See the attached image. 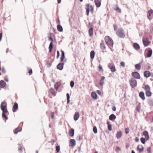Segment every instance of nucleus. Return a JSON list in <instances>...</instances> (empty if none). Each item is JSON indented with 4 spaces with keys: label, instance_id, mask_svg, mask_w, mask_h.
<instances>
[{
    "label": "nucleus",
    "instance_id": "obj_43",
    "mask_svg": "<svg viewBox=\"0 0 153 153\" xmlns=\"http://www.w3.org/2000/svg\"><path fill=\"white\" fill-rule=\"evenodd\" d=\"M120 150V148L118 147H116L115 148V151L117 153L119 152Z\"/></svg>",
    "mask_w": 153,
    "mask_h": 153
},
{
    "label": "nucleus",
    "instance_id": "obj_20",
    "mask_svg": "<svg viewBox=\"0 0 153 153\" xmlns=\"http://www.w3.org/2000/svg\"><path fill=\"white\" fill-rule=\"evenodd\" d=\"M74 129L72 128L71 129L69 132V135L71 137H72L74 135Z\"/></svg>",
    "mask_w": 153,
    "mask_h": 153
},
{
    "label": "nucleus",
    "instance_id": "obj_44",
    "mask_svg": "<svg viewBox=\"0 0 153 153\" xmlns=\"http://www.w3.org/2000/svg\"><path fill=\"white\" fill-rule=\"evenodd\" d=\"M60 147L59 146H56V151L57 152H59L60 151Z\"/></svg>",
    "mask_w": 153,
    "mask_h": 153
},
{
    "label": "nucleus",
    "instance_id": "obj_6",
    "mask_svg": "<svg viewBox=\"0 0 153 153\" xmlns=\"http://www.w3.org/2000/svg\"><path fill=\"white\" fill-rule=\"evenodd\" d=\"M143 44L145 46H148L149 42V41L147 39V38H143Z\"/></svg>",
    "mask_w": 153,
    "mask_h": 153
},
{
    "label": "nucleus",
    "instance_id": "obj_64",
    "mask_svg": "<svg viewBox=\"0 0 153 153\" xmlns=\"http://www.w3.org/2000/svg\"><path fill=\"white\" fill-rule=\"evenodd\" d=\"M112 110L113 111H115L116 110V108L115 107H114L112 108Z\"/></svg>",
    "mask_w": 153,
    "mask_h": 153
},
{
    "label": "nucleus",
    "instance_id": "obj_25",
    "mask_svg": "<svg viewBox=\"0 0 153 153\" xmlns=\"http://www.w3.org/2000/svg\"><path fill=\"white\" fill-rule=\"evenodd\" d=\"M122 135V133L121 131H119L117 132L116 136L117 139H119L121 137Z\"/></svg>",
    "mask_w": 153,
    "mask_h": 153
},
{
    "label": "nucleus",
    "instance_id": "obj_18",
    "mask_svg": "<svg viewBox=\"0 0 153 153\" xmlns=\"http://www.w3.org/2000/svg\"><path fill=\"white\" fill-rule=\"evenodd\" d=\"M140 97L143 100H145V98L144 96V94L142 91L140 92L139 94Z\"/></svg>",
    "mask_w": 153,
    "mask_h": 153
},
{
    "label": "nucleus",
    "instance_id": "obj_53",
    "mask_svg": "<svg viewBox=\"0 0 153 153\" xmlns=\"http://www.w3.org/2000/svg\"><path fill=\"white\" fill-rule=\"evenodd\" d=\"M4 79L5 81L7 82H8V79L7 76L5 77L4 78Z\"/></svg>",
    "mask_w": 153,
    "mask_h": 153
},
{
    "label": "nucleus",
    "instance_id": "obj_29",
    "mask_svg": "<svg viewBox=\"0 0 153 153\" xmlns=\"http://www.w3.org/2000/svg\"><path fill=\"white\" fill-rule=\"evenodd\" d=\"M91 58L93 59L94 58L95 56V52L94 51H91L90 53Z\"/></svg>",
    "mask_w": 153,
    "mask_h": 153
},
{
    "label": "nucleus",
    "instance_id": "obj_28",
    "mask_svg": "<svg viewBox=\"0 0 153 153\" xmlns=\"http://www.w3.org/2000/svg\"><path fill=\"white\" fill-rule=\"evenodd\" d=\"M71 146L73 147L75 144V140L74 139H71L70 140Z\"/></svg>",
    "mask_w": 153,
    "mask_h": 153
},
{
    "label": "nucleus",
    "instance_id": "obj_15",
    "mask_svg": "<svg viewBox=\"0 0 153 153\" xmlns=\"http://www.w3.org/2000/svg\"><path fill=\"white\" fill-rule=\"evenodd\" d=\"M13 112H16L18 109V105L17 103H15L14 104L13 106Z\"/></svg>",
    "mask_w": 153,
    "mask_h": 153
},
{
    "label": "nucleus",
    "instance_id": "obj_61",
    "mask_svg": "<svg viewBox=\"0 0 153 153\" xmlns=\"http://www.w3.org/2000/svg\"><path fill=\"white\" fill-rule=\"evenodd\" d=\"M114 29L115 30H116L117 29V26L116 25H114Z\"/></svg>",
    "mask_w": 153,
    "mask_h": 153
},
{
    "label": "nucleus",
    "instance_id": "obj_51",
    "mask_svg": "<svg viewBox=\"0 0 153 153\" xmlns=\"http://www.w3.org/2000/svg\"><path fill=\"white\" fill-rule=\"evenodd\" d=\"M104 84V81H102L101 80L100 82V85L101 86H102Z\"/></svg>",
    "mask_w": 153,
    "mask_h": 153
},
{
    "label": "nucleus",
    "instance_id": "obj_62",
    "mask_svg": "<svg viewBox=\"0 0 153 153\" xmlns=\"http://www.w3.org/2000/svg\"><path fill=\"white\" fill-rule=\"evenodd\" d=\"M105 77L104 76H102V77L101 80L104 81V80L105 79Z\"/></svg>",
    "mask_w": 153,
    "mask_h": 153
},
{
    "label": "nucleus",
    "instance_id": "obj_9",
    "mask_svg": "<svg viewBox=\"0 0 153 153\" xmlns=\"http://www.w3.org/2000/svg\"><path fill=\"white\" fill-rule=\"evenodd\" d=\"M143 135L145 137L146 140H147L149 138L148 133L146 131H145L143 132Z\"/></svg>",
    "mask_w": 153,
    "mask_h": 153
},
{
    "label": "nucleus",
    "instance_id": "obj_59",
    "mask_svg": "<svg viewBox=\"0 0 153 153\" xmlns=\"http://www.w3.org/2000/svg\"><path fill=\"white\" fill-rule=\"evenodd\" d=\"M97 93L99 95H100L101 94V92L100 90H97Z\"/></svg>",
    "mask_w": 153,
    "mask_h": 153
},
{
    "label": "nucleus",
    "instance_id": "obj_52",
    "mask_svg": "<svg viewBox=\"0 0 153 153\" xmlns=\"http://www.w3.org/2000/svg\"><path fill=\"white\" fill-rule=\"evenodd\" d=\"M23 148L20 145L19 146V150H20L21 152H22L23 151Z\"/></svg>",
    "mask_w": 153,
    "mask_h": 153
},
{
    "label": "nucleus",
    "instance_id": "obj_22",
    "mask_svg": "<svg viewBox=\"0 0 153 153\" xmlns=\"http://www.w3.org/2000/svg\"><path fill=\"white\" fill-rule=\"evenodd\" d=\"M22 130V128L20 127H19L16 128L14 131L15 134H17L18 132H20Z\"/></svg>",
    "mask_w": 153,
    "mask_h": 153
},
{
    "label": "nucleus",
    "instance_id": "obj_3",
    "mask_svg": "<svg viewBox=\"0 0 153 153\" xmlns=\"http://www.w3.org/2000/svg\"><path fill=\"white\" fill-rule=\"evenodd\" d=\"M144 89L146 91V96L148 97L151 96L152 95V93L150 91V88L149 85H146L144 87Z\"/></svg>",
    "mask_w": 153,
    "mask_h": 153
},
{
    "label": "nucleus",
    "instance_id": "obj_33",
    "mask_svg": "<svg viewBox=\"0 0 153 153\" xmlns=\"http://www.w3.org/2000/svg\"><path fill=\"white\" fill-rule=\"evenodd\" d=\"M53 42H50V45H49V49L50 52H51V50L53 48Z\"/></svg>",
    "mask_w": 153,
    "mask_h": 153
},
{
    "label": "nucleus",
    "instance_id": "obj_13",
    "mask_svg": "<svg viewBox=\"0 0 153 153\" xmlns=\"http://www.w3.org/2000/svg\"><path fill=\"white\" fill-rule=\"evenodd\" d=\"M79 117V115L78 112H76L74 115V118L75 121H76L78 120Z\"/></svg>",
    "mask_w": 153,
    "mask_h": 153
},
{
    "label": "nucleus",
    "instance_id": "obj_54",
    "mask_svg": "<svg viewBox=\"0 0 153 153\" xmlns=\"http://www.w3.org/2000/svg\"><path fill=\"white\" fill-rule=\"evenodd\" d=\"M51 116L52 118H54V114L53 112H51Z\"/></svg>",
    "mask_w": 153,
    "mask_h": 153
},
{
    "label": "nucleus",
    "instance_id": "obj_38",
    "mask_svg": "<svg viewBox=\"0 0 153 153\" xmlns=\"http://www.w3.org/2000/svg\"><path fill=\"white\" fill-rule=\"evenodd\" d=\"M70 96L68 93L67 94V102L68 103L70 102Z\"/></svg>",
    "mask_w": 153,
    "mask_h": 153
},
{
    "label": "nucleus",
    "instance_id": "obj_39",
    "mask_svg": "<svg viewBox=\"0 0 153 153\" xmlns=\"http://www.w3.org/2000/svg\"><path fill=\"white\" fill-rule=\"evenodd\" d=\"M100 47L102 49H105V45L103 43H101L100 45Z\"/></svg>",
    "mask_w": 153,
    "mask_h": 153
},
{
    "label": "nucleus",
    "instance_id": "obj_40",
    "mask_svg": "<svg viewBox=\"0 0 153 153\" xmlns=\"http://www.w3.org/2000/svg\"><path fill=\"white\" fill-rule=\"evenodd\" d=\"M93 131L94 132L95 134H97V128L96 127V126H95L93 127Z\"/></svg>",
    "mask_w": 153,
    "mask_h": 153
},
{
    "label": "nucleus",
    "instance_id": "obj_36",
    "mask_svg": "<svg viewBox=\"0 0 153 153\" xmlns=\"http://www.w3.org/2000/svg\"><path fill=\"white\" fill-rule=\"evenodd\" d=\"M135 68L138 70H140L141 68L140 65L139 64H137L135 65Z\"/></svg>",
    "mask_w": 153,
    "mask_h": 153
},
{
    "label": "nucleus",
    "instance_id": "obj_17",
    "mask_svg": "<svg viewBox=\"0 0 153 153\" xmlns=\"http://www.w3.org/2000/svg\"><path fill=\"white\" fill-rule=\"evenodd\" d=\"M152 54V50H148L146 57L147 58L150 57L151 56Z\"/></svg>",
    "mask_w": 153,
    "mask_h": 153
},
{
    "label": "nucleus",
    "instance_id": "obj_46",
    "mask_svg": "<svg viewBox=\"0 0 153 153\" xmlns=\"http://www.w3.org/2000/svg\"><path fill=\"white\" fill-rule=\"evenodd\" d=\"M108 128L109 130L110 131H111L112 130V128H111V125H108Z\"/></svg>",
    "mask_w": 153,
    "mask_h": 153
},
{
    "label": "nucleus",
    "instance_id": "obj_23",
    "mask_svg": "<svg viewBox=\"0 0 153 153\" xmlns=\"http://www.w3.org/2000/svg\"><path fill=\"white\" fill-rule=\"evenodd\" d=\"M94 2L97 7H99L100 6L101 3L99 0H94Z\"/></svg>",
    "mask_w": 153,
    "mask_h": 153
},
{
    "label": "nucleus",
    "instance_id": "obj_63",
    "mask_svg": "<svg viewBox=\"0 0 153 153\" xmlns=\"http://www.w3.org/2000/svg\"><path fill=\"white\" fill-rule=\"evenodd\" d=\"M99 71H100V70L102 69V66L100 65H99Z\"/></svg>",
    "mask_w": 153,
    "mask_h": 153
},
{
    "label": "nucleus",
    "instance_id": "obj_27",
    "mask_svg": "<svg viewBox=\"0 0 153 153\" xmlns=\"http://www.w3.org/2000/svg\"><path fill=\"white\" fill-rule=\"evenodd\" d=\"M116 118V116L114 114L111 115L109 117L110 120H115Z\"/></svg>",
    "mask_w": 153,
    "mask_h": 153
},
{
    "label": "nucleus",
    "instance_id": "obj_2",
    "mask_svg": "<svg viewBox=\"0 0 153 153\" xmlns=\"http://www.w3.org/2000/svg\"><path fill=\"white\" fill-rule=\"evenodd\" d=\"M105 41L106 43L108 45H112L113 44V41L112 39L109 36L105 37Z\"/></svg>",
    "mask_w": 153,
    "mask_h": 153
},
{
    "label": "nucleus",
    "instance_id": "obj_4",
    "mask_svg": "<svg viewBox=\"0 0 153 153\" xmlns=\"http://www.w3.org/2000/svg\"><path fill=\"white\" fill-rule=\"evenodd\" d=\"M129 83L131 87L134 88L137 85V82L136 80L132 78L130 79L129 81Z\"/></svg>",
    "mask_w": 153,
    "mask_h": 153
},
{
    "label": "nucleus",
    "instance_id": "obj_8",
    "mask_svg": "<svg viewBox=\"0 0 153 153\" xmlns=\"http://www.w3.org/2000/svg\"><path fill=\"white\" fill-rule=\"evenodd\" d=\"M132 76L135 78L137 79L140 78V76L139 74L137 72H134L132 73Z\"/></svg>",
    "mask_w": 153,
    "mask_h": 153
},
{
    "label": "nucleus",
    "instance_id": "obj_7",
    "mask_svg": "<svg viewBox=\"0 0 153 153\" xmlns=\"http://www.w3.org/2000/svg\"><path fill=\"white\" fill-rule=\"evenodd\" d=\"M113 9L119 13H121V9L118 7L117 4H115L114 7Z\"/></svg>",
    "mask_w": 153,
    "mask_h": 153
},
{
    "label": "nucleus",
    "instance_id": "obj_19",
    "mask_svg": "<svg viewBox=\"0 0 153 153\" xmlns=\"http://www.w3.org/2000/svg\"><path fill=\"white\" fill-rule=\"evenodd\" d=\"M6 85L5 82L3 80L0 81V87L1 88H4Z\"/></svg>",
    "mask_w": 153,
    "mask_h": 153
},
{
    "label": "nucleus",
    "instance_id": "obj_37",
    "mask_svg": "<svg viewBox=\"0 0 153 153\" xmlns=\"http://www.w3.org/2000/svg\"><path fill=\"white\" fill-rule=\"evenodd\" d=\"M140 105H138L136 107V109L138 112H140Z\"/></svg>",
    "mask_w": 153,
    "mask_h": 153
},
{
    "label": "nucleus",
    "instance_id": "obj_47",
    "mask_svg": "<svg viewBox=\"0 0 153 153\" xmlns=\"http://www.w3.org/2000/svg\"><path fill=\"white\" fill-rule=\"evenodd\" d=\"M125 131L126 134H127L129 132V129L128 128H126L125 129Z\"/></svg>",
    "mask_w": 153,
    "mask_h": 153
},
{
    "label": "nucleus",
    "instance_id": "obj_42",
    "mask_svg": "<svg viewBox=\"0 0 153 153\" xmlns=\"http://www.w3.org/2000/svg\"><path fill=\"white\" fill-rule=\"evenodd\" d=\"M111 71L112 72H114L116 71L115 67L114 66L110 68Z\"/></svg>",
    "mask_w": 153,
    "mask_h": 153
},
{
    "label": "nucleus",
    "instance_id": "obj_14",
    "mask_svg": "<svg viewBox=\"0 0 153 153\" xmlns=\"http://www.w3.org/2000/svg\"><path fill=\"white\" fill-rule=\"evenodd\" d=\"M64 63H60L57 66V68L58 69L62 70L63 68Z\"/></svg>",
    "mask_w": 153,
    "mask_h": 153
},
{
    "label": "nucleus",
    "instance_id": "obj_41",
    "mask_svg": "<svg viewBox=\"0 0 153 153\" xmlns=\"http://www.w3.org/2000/svg\"><path fill=\"white\" fill-rule=\"evenodd\" d=\"M114 66V64L112 63H109L108 65V67L110 69Z\"/></svg>",
    "mask_w": 153,
    "mask_h": 153
},
{
    "label": "nucleus",
    "instance_id": "obj_31",
    "mask_svg": "<svg viewBox=\"0 0 153 153\" xmlns=\"http://www.w3.org/2000/svg\"><path fill=\"white\" fill-rule=\"evenodd\" d=\"M57 29L59 32H62L63 31V28L62 26L60 25H58L57 26Z\"/></svg>",
    "mask_w": 153,
    "mask_h": 153
},
{
    "label": "nucleus",
    "instance_id": "obj_21",
    "mask_svg": "<svg viewBox=\"0 0 153 153\" xmlns=\"http://www.w3.org/2000/svg\"><path fill=\"white\" fill-rule=\"evenodd\" d=\"M133 46L134 48L137 50H139L140 48L139 45L137 43H135L133 44Z\"/></svg>",
    "mask_w": 153,
    "mask_h": 153
},
{
    "label": "nucleus",
    "instance_id": "obj_5",
    "mask_svg": "<svg viewBox=\"0 0 153 153\" xmlns=\"http://www.w3.org/2000/svg\"><path fill=\"white\" fill-rule=\"evenodd\" d=\"M117 34L120 37L124 38L125 36V35L123 33V30L121 28L118 30L117 32Z\"/></svg>",
    "mask_w": 153,
    "mask_h": 153
},
{
    "label": "nucleus",
    "instance_id": "obj_56",
    "mask_svg": "<svg viewBox=\"0 0 153 153\" xmlns=\"http://www.w3.org/2000/svg\"><path fill=\"white\" fill-rule=\"evenodd\" d=\"M29 73L30 75H31L32 73V71L31 69H30L29 71Z\"/></svg>",
    "mask_w": 153,
    "mask_h": 153
},
{
    "label": "nucleus",
    "instance_id": "obj_34",
    "mask_svg": "<svg viewBox=\"0 0 153 153\" xmlns=\"http://www.w3.org/2000/svg\"><path fill=\"white\" fill-rule=\"evenodd\" d=\"M49 92L51 94H52L53 95H56V93L55 91H54L53 89V88H51L49 90Z\"/></svg>",
    "mask_w": 153,
    "mask_h": 153
},
{
    "label": "nucleus",
    "instance_id": "obj_57",
    "mask_svg": "<svg viewBox=\"0 0 153 153\" xmlns=\"http://www.w3.org/2000/svg\"><path fill=\"white\" fill-rule=\"evenodd\" d=\"M90 8H91V12H93V8L91 5L90 6Z\"/></svg>",
    "mask_w": 153,
    "mask_h": 153
},
{
    "label": "nucleus",
    "instance_id": "obj_12",
    "mask_svg": "<svg viewBox=\"0 0 153 153\" xmlns=\"http://www.w3.org/2000/svg\"><path fill=\"white\" fill-rule=\"evenodd\" d=\"M144 75L145 77L148 78L151 75V73L149 71H146L144 73Z\"/></svg>",
    "mask_w": 153,
    "mask_h": 153
},
{
    "label": "nucleus",
    "instance_id": "obj_26",
    "mask_svg": "<svg viewBox=\"0 0 153 153\" xmlns=\"http://www.w3.org/2000/svg\"><path fill=\"white\" fill-rule=\"evenodd\" d=\"M86 13L87 15H88L90 11V6L89 4H88L86 5Z\"/></svg>",
    "mask_w": 153,
    "mask_h": 153
},
{
    "label": "nucleus",
    "instance_id": "obj_48",
    "mask_svg": "<svg viewBox=\"0 0 153 153\" xmlns=\"http://www.w3.org/2000/svg\"><path fill=\"white\" fill-rule=\"evenodd\" d=\"M120 65L123 67H125V63L122 62H120Z\"/></svg>",
    "mask_w": 153,
    "mask_h": 153
},
{
    "label": "nucleus",
    "instance_id": "obj_30",
    "mask_svg": "<svg viewBox=\"0 0 153 153\" xmlns=\"http://www.w3.org/2000/svg\"><path fill=\"white\" fill-rule=\"evenodd\" d=\"M93 32V29L92 27H91L89 29L88 33L89 35L90 36L92 35Z\"/></svg>",
    "mask_w": 153,
    "mask_h": 153
},
{
    "label": "nucleus",
    "instance_id": "obj_11",
    "mask_svg": "<svg viewBox=\"0 0 153 153\" xmlns=\"http://www.w3.org/2000/svg\"><path fill=\"white\" fill-rule=\"evenodd\" d=\"M65 58V53L63 51H62V55L61 57V62H66V59H65L64 60V59Z\"/></svg>",
    "mask_w": 153,
    "mask_h": 153
},
{
    "label": "nucleus",
    "instance_id": "obj_16",
    "mask_svg": "<svg viewBox=\"0 0 153 153\" xmlns=\"http://www.w3.org/2000/svg\"><path fill=\"white\" fill-rule=\"evenodd\" d=\"M61 83L60 82H57L54 85V87L55 89L57 91L59 87L61 85Z\"/></svg>",
    "mask_w": 153,
    "mask_h": 153
},
{
    "label": "nucleus",
    "instance_id": "obj_45",
    "mask_svg": "<svg viewBox=\"0 0 153 153\" xmlns=\"http://www.w3.org/2000/svg\"><path fill=\"white\" fill-rule=\"evenodd\" d=\"M148 153H151V149L150 147H148L147 149Z\"/></svg>",
    "mask_w": 153,
    "mask_h": 153
},
{
    "label": "nucleus",
    "instance_id": "obj_24",
    "mask_svg": "<svg viewBox=\"0 0 153 153\" xmlns=\"http://www.w3.org/2000/svg\"><path fill=\"white\" fill-rule=\"evenodd\" d=\"M91 96L92 97L95 99L97 98V94L95 92H92L91 93Z\"/></svg>",
    "mask_w": 153,
    "mask_h": 153
},
{
    "label": "nucleus",
    "instance_id": "obj_1",
    "mask_svg": "<svg viewBox=\"0 0 153 153\" xmlns=\"http://www.w3.org/2000/svg\"><path fill=\"white\" fill-rule=\"evenodd\" d=\"M0 108L2 111V118H4L5 119V122H6V120L8 119L7 115L9 114L8 112L7 109L6 102H1L0 105Z\"/></svg>",
    "mask_w": 153,
    "mask_h": 153
},
{
    "label": "nucleus",
    "instance_id": "obj_58",
    "mask_svg": "<svg viewBox=\"0 0 153 153\" xmlns=\"http://www.w3.org/2000/svg\"><path fill=\"white\" fill-rule=\"evenodd\" d=\"M49 40L51 41V42H52L53 41V39L51 38V36H50L49 37Z\"/></svg>",
    "mask_w": 153,
    "mask_h": 153
},
{
    "label": "nucleus",
    "instance_id": "obj_32",
    "mask_svg": "<svg viewBox=\"0 0 153 153\" xmlns=\"http://www.w3.org/2000/svg\"><path fill=\"white\" fill-rule=\"evenodd\" d=\"M153 13V10H149L148 12V19H150V16H151V15Z\"/></svg>",
    "mask_w": 153,
    "mask_h": 153
},
{
    "label": "nucleus",
    "instance_id": "obj_49",
    "mask_svg": "<svg viewBox=\"0 0 153 153\" xmlns=\"http://www.w3.org/2000/svg\"><path fill=\"white\" fill-rule=\"evenodd\" d=\"M70 85L71 87H73L74 85V82L73 81H71L70 83Z\"/></svg>",
    "mask_w": 153,
    "mask_h": 153
},
{
    "label": "nucleus",
    "instance_id": "obj_10",
    "mask_svg": "<svg viewBox=\"0 0 153 153\" xmlns=\"http://www.w3.org/2000/svg\"><path fill=\"white\" fill-rule=\"evenodd\" d=\"M137 150L138 151L139 153H140L143 151L144 148L142 145H139L137 147Z\"/></svg>",
    "mask_w": 153,
    "mask_h": 153
},
{
    "label": "nucleus",
    "instance_id": "obj_55",
    "mask_svg": "<svg viewBox=\"0 0 153 153\" xmlns=\"http://www.w3.org/2000/svg\"><path fill=\"white\" fill-rule=\"evenodd\" d=\"M59 55V51H57V56H56L57 59H58Z\"/></svg>",
    "mask_w": 153,
    "mask_h": 153
},
{
    "label": "nucleus",
    "instance_id": "obj_50",
    "mask_svg": "<svg viewBox=\"0 0 153 153\" xmlns=\"http://www.w3.org/2000/svg\"><path fill=\"white\" fill-rule=\"evenodd\" d=\"M1 71L2 72L4 73L6 72V71L5 68L4 67H2L1 68Z\"/></svg>",
    "mask_w": 153,
    "mask_h": 153
},
{
    "label": "nucleus",
    "instance_id": "obj_35",
    "mask_svg": "<svg viewBox=\"0 0 153 153\" xmlns=\"http://www.w3.org/2000/svg\"><path fill=\"white\" fill-rule=\"evenodd\" d=\"M140 141L141 143L143 144H145L146 142V140L145 139V138H144L143 137H141L140 139Z\"/></svg>",
    "mask_w": 153,
    "mask_h": 153
},
{
    "label": "nucleus",
    "instance_id": "obj_60",
    "mask_svg": "<svg viewBox=\"0 0 153 153\" xmlns=\"http://www.w3.org/2000/svg\"><path fill=\"white\" fill-rule=\"evenodd\" d=\"M2 33H0V41H1L2 39Z\"/></svg>",
    "mask_w": 153,
    "mask_h": 153
}]
</instances>
